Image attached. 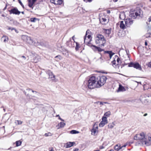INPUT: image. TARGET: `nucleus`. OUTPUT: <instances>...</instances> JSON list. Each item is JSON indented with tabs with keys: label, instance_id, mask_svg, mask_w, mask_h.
I'll return each mask as SVG.
<instances>
[{
	"label": "nucleus",
	"instance_id": "nucleus-56",
	"mask_svg": "<svg viewBox=\"0 0 151 151\" xmlns=\"http://www.w3.org/2000/svg\"><path fill=\"white\" fill-rule=\"evenodd\" d=\"M50 151H54V150H53V149L52 148H51L50 149Z\"/></svg>",
	"mask_w": 151,
	"mask_h": 151
},
{
	"label": "nucleus",
	"instance_id": "nucleus-3",
	"mask_svg": "<svg viewBox=\"0 0 151 151\" xmlns=\"http://www.w3.org/2000/svg\"><path fill=\"white\" fill-rule=\"evenodd\" d=\"M96 77L93 76L90 77L88 81V86L90 89L98 88Z\"/></svg>",
	"mask_w": 151,
	"mask_h": 151
},
{
	"label": "nucleus",
	"instance_id": "nucleus-31",
	"mask_svg": "<svg viewBox=\"0 0 151 151\" xmlns=\"http://www.w3.org/2000/svg\"><path fill=\"white\" fill-rule=\"evenodd\" d=\"M79 133L78 131H77L76 130H72L70 132V133L71 134H78Z\"/></svg>",
	"mask_w": 151,
	"mask_h": 151
},
{
	"label": "nucleus",
	"instance_id": "nucleus-35",
	"mask_svg": "<svg viewBox=\"0 0 151 151\" xmlns=\"http://www.w3.org/2000/svg\"><path fill=\"white\" fill-rule=\"evenodd\" d=\"M106 124H105L104 122H103L102 121H101L100 123L99 126L100 127H102Z\"/></svg>",
	"mask_w": 151,
	"mask_h": 151
},
{
	"label": "nucleus",
	"instance_id": "nucleus-10",
	"mask_svg": "<svg viewBox=\"0 0 151 151\" xmlns=\"http://www.w3.org/2000/svg\"><path fill=\"white\" fill-rule=\"evenodd\" d=\"M125 22L126 26L127 27H129L133 23V20L132 19H127L125 20Z\"/></svg>",
	"mask_w": 151,
	"mask_h": 151
},
{
	"label": "nucleus",
	"instance_id": "nucleus-9",
	"mask_svg": "<svg viewBox=\"0 0 151 151\" xmlns=\"http://www.w3.org/2000/svg\"><path fill=\"white\" fill-rule=\"evenodd\" d=\"M91 47H92V48L95 52L98 51L100 52L104 51V50L102 48H101V47L100 46V47H99L94 45H92L91 46Z\"/></svg>",
	"mask_w": 151,
	"mask_h": 151
},
{
	"label": "nucleus",
	"instance_id": "nucleus-59",
	"mask_svg": "<svg viewBox=\"0 0 151 151\" xmlns=\"http://www.w3.org/2000/svg\"><path fill=\"white\" fill-rule=\"evenodd\" d=\"M74 36H73V37H72V39H73V41H74Z\"/></svg>",
	"mask_w": 151,
	"mask_h": 151
},
{
	"label": "nucleus",
	"instance_id": "nucleus-60",
	"mask_svg": "<svg viewBox=\"0 0 151 151\" xmlns=\"http://www.w3.org/2000/svg\"><path fill=\"white\" fill-rule=\"evenodd\" d=\"M59 116H59V115H56V117H59Z\"/></svg>",
	"mask_w": 151,
	"mask_h": 151
},
{
	"label": "nucleus",
	"instance_id": "nucleus-55",
	"mask_svg": "<svg viewBox=\"0 0 151 151\" xmlns=\"http://www.w3.org/2000/svg\"><path fill=\"white\" fill-rule=\"evenodd\" d=\"M127 145H124L123 146H121V147H122V148L123 147H125Z\"/></svg>",
	"mask_w": 151,
	"mask_h": 151
},
{
	"label": "nucleus",
	"instance_id": "nucleus-39",
	"mask_svg": "<svg viewBox=\"0 0 151 151\" xmlns=\"http://www.w3.org/2000/svg\"><path fill=\"white\" fill-rule=\"evenodd\" d=\"M116 60L114 59L113 61L111 62L112 64V65L114 67V65L115 66L116 65Z\"/></svg>",
	"mask_w": 151,
	"mask_h": 151
},
{
	"label": "nucleus",
	"instance_id": "nucleus-61",
	"mask_svg": "<svg viewBox=\"0 0 151 151\" xmlns=\"http://www.w3.org/2000/svg\"><path fill=\"white\" fill-rule=\"evenodd\" d=\"M118 0H113V1L114 2H116Z\"/></svg>",
	"mask_w": 151,
	"mask_h": 151
},
{
	"label": "nucleus",
	"instance_id": "nucleus-19",
	"mask_svg": "<svg viewBox=\"0 0 151 151\" xmlns=\"http://www.w3.org/2000/svg\"><path fill=\"white\" fill-rule=\"evenodd\" d=\"M126 91V89L124 87L122 86L121 85H119V86L118 88V92L119 91Z\"/></svg>",
	"mask_w": 151,
	"mask_h": 151
},
{
	"label": "nucleus",
	"instance_id": "nucleus-42",
	"mask_svg": "<svg viewBox=\"0 0 151 151\" xmlns=\"http://www.w3.org/2000/svg\"><path fill=\"white\" fill-rule=\"evenodd\" d=\"M18 1H19V3L20 4V5L22 6V7L24 8V5H23V4H22V2L21 1H20V0H18Z\"/></svg>",
	"mask_w": 151,
	"mask_h": 151
},
{
	"label": "nucleus",
	"instance_id": "nucleus-22",
	"mask_svg": "<svg viewBox=\"0 0 151 151\" xmlns=\"http://www.w3.org/2000/svg\"><path fill=\"white\" fill-rule=\"evenodd\" d=\"M126 25H125L124 21H121L120 22V27L122 29H125L126 28Z\"/></svg>",
	"mask_w": 151,
	"mask_h": 151
},
{
	"label": "nucleus",
	"instance_id": "nucleus-36",
	"mask_svg": "<svg viewBox=\"0 0 151 151\" xmlns=\"http://www.w3.org/2000/svg\"><path fill=\"white\" fill-rule=\"evenodd\" d=\"M60 128H62L64 127L65 124L63 122H60Z\"/></svg>",
	"mask_w": 151,
	"mask_h": 151
},
{
	"label": "nucleus",
	"instance_id": "nucleus-47",
	"mask_svg": "<svg viewBox=\"0 0 151 151\" xmlns=\"http://www.w3.org/2000/svg\"><path fill=\"white\" fill-rule=\"evenodd\" d=\"M92 0H83V1L86 2H91L92 1Z\"/></svg>",
	"mask_w": 151,
	"mask_h": 151
},
{
	"label": "nucleus",
	"instance_id": "nucleus-11",
	"mask_svg": "<svg viewBox=\"0 0 151 151\" xmlns=\"http://www.w3.org/2000/svg\"><path fill=\"white\" fill-rule=\"evenodd\" d=\"M46 73L49 76V78H50L52 80L54 81L55 79V76L54 75L53 73L50 70H47L46 71Z\"/></svg>",
	"mask_w": 151,
	"mask_h": 151
},
{
	"label": "nucleus",
	"instance_id": "nucleus-49",
	"mask_svg": "<svg viewBox=\"0 0 151 151\" xmlns=\"http://www.w3.org/2000/svg\"><path fill=\"white\" fill-rule=\"evenodd\" d=\"M148 67L151 68V62H150L148 63Z\"/></svg>",
	"mask_w": 151,
	"mask_h": 151
},
{
	"label": "nucleus",
	"instance_id": "nucleus-25",
	"mask_svg": "<svg viewBox=\"0 0 151 151\" xmlns=\"http://www.w3.org/2000/svg\"><path fill=\"white\" fill-rule=\"evenodd\" d=\"M119 18L121 19H125V14L124 13H121L119 15Z\"/></svg>",
	"mask_w": 151,
	"mask_h": 151
},
{
	"label": "nucleus",
	"instance_id": "nucleus-51",
	"mask_svg": "<svg viewBox=\"0 0 151 151\" xmlns=\"http://www.w3.org/2000/svg\"><path fill=\"white\" fill-rule=\"evenodd\" d=\"M21 58H23L24 60H25L26 59V57L24 56H22L21 57Z\"/></svg>",
	"mask_w": 151,
	"mask_h": 151
},
{
	"label": "nucleus",
	"instance_id": "nucleus-64",
	"mask_svg": "<svg viewBox=\"0 0 151 151\" xmlns=\"http://www.w3.org/2000/svg\"><path fill=\"white\" fill-rule=\"evenodd\" d=\"M109 151H114V150H111Z\"/></svg>",
	"mask_w": 151,
	"mask_h": 151
},
{
	"label": "nucleus",
	"instance_id": "nucleus-15",
	"mask_svg": "<svg viewBox=\"0 0 151 151\" xmlns=\"http://www.w3.org/2000/svg\"><path fill=\"white\" fill-rule=\"evenodd\" d=\"M50 2L55 5H60L62 3L61 0H50Z\"/></svg>",
	"mask_w": 151,
	"mask_h": 151
},
{
	"label": "nucleus",
	"instance_id": "nucleus-45",
	"mask_svg": "<svg viewBox=\"0 0 151 151\" xmlns=\"http://www.w3.org/2000/svg\"><path fill=\"white\" fill-rule=\"evenodd\" d=\"M98 60L99 61L100 63H102L103 61L101 57Z\"/></svg>",
	"mask_w": 151,
	"mask_h": 151
},
{
	"label": "nucleus",
	"instance_id": "nucleus-29",
	"mask_svg": "<svg viewBox=\"0 0 151 151\" xmlns=\"http://www.w3.org/2000/svg\"><path fill=\"white\" fill-rule=\"evenodd\" d=\"M111 29H105L104 30V32L108 35H109V34L111 33Z\"/></svg>",
	"mask_w": 151,
	"mask_h": 151
},
{
	"label": "nucleus",
	"instance_id": "nucleus-58",
	"mask_svg": "<svg viewBox=\"0 0 151 151\" xmlns=\"http://www.w3.org/2000/svg\"><path fill=\"white\" fill-rule=\"evenodd\" d=\"M147 115V113H145L144 115V116H146Z\"/></svg>",
	"mask_w": 151,
	"mask_h": 151
},
{
	"label": "nucleus",
	"instance_id": "nucleus-1",
	"mask_svg": "<svg viewBox=\"0 0 151 151\" xmlns=\"http://www.w3.org/2000/svg\"><path fill=\"white\" fill-rule=\"evenodd\" d=\"M148 135H147L145 133L142 132L139 134L136 135L134 137V140H138L139 141L136 143V145H144L146 139L147 138Z\"/></svg>",
	"mask_w": 151,
	"mask_h": 151
},
{
	"label": "nucleus",
	"instance_id": "nucleus-33",
	"mask_svg": "<svg viewBox=\"0 0 151 151\" xmlns=\"http://www.w3.org/2000/svg\"><path fill=\"white\" fill-rule=\"evenodd\" d=\"M114 60H116V61L118 64L119 63L120 59L117 55L115 56Z\"/></svg>",
	"mask_w": 151,
	"mask_h": 151
},
{
	"label": "nucleus",
	"instance_id": "nucleus-44",
	"mask_svg": "<svg viewBox=\"0 0 151 151\" xmlns=\"http://www.w3.org/2000/svg\"><path fill=\"white\" fill-rule=\"evenodd\" d=\"M104 104H108V103L103 102H99V104L100 105H103Z\"/></svg>",
	"mask_w": 151,
	"mask_h": 151
},
{
	"label": "nucleus",
	"instance_id": "nucleus-23",
	"mask_svg": "<svg viewBox=\"0 0 151 151\" xmlns=\"http://www.w3.org/2000/svg\"><path fill=\"white\" fill-rule=\"evenodd\" d=\"M100 22L103 24H105L107 23V20L104 18H100Z\"/></svg>",
	"mask_w": 151,
	"mask_h": 151
},
{
	"label": "nucleus",
	"instance_id": "nucleus-41",
	"mask_svg": "<svg viewBox=\"0 0 151 151\" xmlns=\"http://www.w3.org/2000/svg\"><path fill=\"white\" fill-rule=\"evenodd\" d=\"M16 122H17L18 124H21L22 123V122L19 120H17Z\"/></svg>",
	"mask_w": 151,
	"mask_h": 151
},
{
	"label": "nucleus",
	"instance_id": "nucleus-12",
	"mask_svg": "<svg viewBox=\"0 0 151 151\" xmlns=\"http://www.w3.org/2000/svg\"><path fill=\"white\" fill-rule=\"evenodd\" d=\"M104 53L106 55V56H109L110 59H111L112 56L114 54V53L111 51H104Z\"/></svg>",
	"mask_w": 151,
	"mask_h": 151
},
{
	"label": "nucleus",
	"instance_id": "nucleus-27",
	"mask_svg": "<svg viewBox=\"0 0 151 151\" xmlns=\"http://www.w3.org/2000/svg\"><path fill=\"white\" fill-rule=\"evenodd\" d=\"M102 121L104 122L105 124H107L108 123L107 118L106 117L103 116L102 118Z\"/></svg>",
	"mask_w": 151,
	"mask_h": 151
},
{
	"label": "nucleus",
	"instance_id": "nucleus-8",
	"mask_svg": "<svg viewBox=\"0 0 151 151\" xmlns=\"http://www.w3.org/2000/svg\"><path fill=\"white\" fill-rule=\"evenodd\" d=\"M91 134L92 135H95L98 132V127L97 124L96 123L94 124L93 129L91 130Z\"/></svg>",
	"mask_w": 151,
	"mask_h": 151
},
{
	"label": "nucleus",
	"instance_id": "nucleus-48",
	"mask_svg": "<svg viewBox=\"0 0 151 151\" xmlns=\"http://www.w3.org/2000/svg\"><path fill=\"white\" fill-rule=\"evenodd\" d=\"M29 91L31 90V91H32V92L35 93L37 94V92H36V91H33V90H31V89H29Z\"/></svg>",
	"mask_w": 151,
	"mask_h": 151
},
{
	"label": "nucleus",
	"instance_id": "nucleus-30",
	"mask_svg": "<svg viewBox=\"0 0 151 151\" xmlns=\"http://www.w3.org/2000/svg\"><path fill=\"white\" fill-rule=\"evenodd\" d=\"M114 122H113L112 123H109L108 125V127L109 128L112 129L114 127Z\"/></svg>",
	"mask_w": 151,
	"mask_h": 151
},
{
	"label": "nucleus",
	"instance_id": "nucleus-13",
	"mask_svg": "<svg viewBox=\"0 0 151 151\" xmlns=\"http://www.w3.org/2000/svg\"><path fill=\"white\" fill-rule=\"evenodd\" d=\"M28 1V5L30 8L33 9V6L35 3L36 1L37 0H27Z\"/></svg>",
	"mask_w": 151,
	"mask_h": 151
},
{
	"label": "nucleus",
	"instance_id": "nucleus-53",
	"mask_svg": "<svg viewBox=\"0 0 151 151\" xmlns=\"http://www.w3.org/2000/svg\"><path fill=\"white\" fill-rule=\"evenodd\" d=\"M58 119L60 120L61 121H64V120L63 119H61L60 116H59V117L58 118Z\"/></svg>",
	"mask_w": 151,
	"mask_h": 151
},
{
	"label": "nucleus",
	"instance_id": "nucleus-16",
	"mask_svg": "<svg viewBox=\"0 0 151 151\" xmlns=\"http://www.w3.org/2000/svg\"><path fill=\"white\" fill-rule=\"evenodd\" d=\"M145 143V145L147 146H149L151 145V137H150L148 136V137L145 142H144Z\"/></svg>",
	"mask_w": 151,
	"mask_h": 151
},
{
	"label": "nucleus",
	"instance_id": "nucleus-5",
	"mask_svg": "<svg viewBox=\"0 0 151 151\" xmlns=\"http://www.w3.org/2000/svg\"><path fill=\"white\" fill-rule=\"evenodd\" d=\"M141 14H142V12L141 10L139 9L137 11L134 10L132 13H131V17L133 19H135L137 16H140Z\"/></svg>",
	"mask_w": 151,
	"mask_h": 151
},
{
	"label": "nucleus",
	"instance_id": "nucleus-37",
	"mask_svg": "<svg viewBox=\"0 0 151 151\" xmlns=\"http://www.w3.org/2000/svg\"><path fill=\"white\" fill-rule=\"evenodd\" d=\"M52 135V134L50 132L46 133L45 134V137L51 136Z\"/></svg>",
	"mask_w": 151,
	"mask_h": 151
},
{
	"label": "nucleus",
	"instance_id": "nucleus-38",
	"mask_svg": "<svg viewBox=\"0 0 151 151\" xmlns=\"http://www.w3.org/2000/svg\"><path fill=\"white\" fill-rule=\"evenodd\" d=\"M76 46L75 49L76 50H78L79 48V44L77 42H76Z\"/></svg>",
	"mask_w": 151,
	"mask_h": 151
},
{
	"label": "nucleus",
	"instance_id": "nucleus-63",
	"mask_svg": "<svg viewBox=\"0 0 151 151\" xmlns=\"http://www.w3.org/2000/svg\"><path fill=\"white\" fill-rule=\"evenodd\" d=\"M21 13H22V14H24V12H21Z\"/></svg>",
	"mask_w": 151,
	"mask_h": 151
},
{
	"label": "nucleus",
	"instance_id": "nucleus-50",
	"mask_svg": "<svg viewBox=\"0 0 151 151\" xmlns=\"http://www.w3.org/2000/svg\"><path fill=\"white\" fill-rule=\"evenodd\" d=\"M148 21L149 22H151V16L149 18Z\"/></svg>",
	"mask_w": 151,
	"mask_h": 151
},
{
	"label": "nucleus",
	"instance_id": "nucleus-4",
	"mask_svg": "<svg viewBox=\"0 0 151 151\" xmlns=\"http://www.w3.org/2000/svg\"><path fill=\"white\" fill-rule=\"evenodd\" d=\"M98 88L103 86L106 83L107 78L105 76H100L96 77Z\"/></svg>",
	"mask_w": 151,
	"mask_h": 151
},
{
	"label": "nucleus",
	"instance_id": "nucleus-17",
	"mask_svg": "<svg viewBox=\"0 0 151 151\" xmlns=\"http://www.w3.org/2000/svg\"><path fill=\"white\" fill-rule=\"evenodd\" d=\"M26 42L30 44L35 45V42H34L33 40L31 39V38L30 37H28L27 40Z\"/></svg>",
	"mask_w": 151,
	"mask_h": 151
},
{
	"label": "nucleus",
	"instance_id": "nucleus-62",
	"mask_svg": "<svg viewBox=\"0 0 151 151\" xmlns=\"http://www.w3.org/2000/svg\"><path fill=\"white\" fill-rule=\"evenodd\" d=\"M145 101H146V104H147V102H148V101H147V100H145ZM145 103H146V102L145 101Z\"/></svg>",
	"mask_w": 151,
	"mask_h": 151
},
{
	"label": "nucleus",
	"instance_id": "nucleus-26",
	"mask_svg": "<svg viewBox=\"0 0 151 151\" xmlns=\"http://www.w3.org/2000/svg\"><path fill=\"white\" fill-rule=\"evenodd\" d=\"M29 37V36L27 35H23L22 36V38L23 40L25 42H27Z\"/></svg>",
	"mask_w": 151,
	"mask_h": 151
},
{
	"label": "nucleus",
	"instance_id": "nucleus-28",
	"mask_svg": "<svg viewBox=\"0 0 151 151\" xmlns=\"http://www.w3.org/2000/svg\"><path fill=\"white\" fill-rule=\"evenodd\" d=\"M111 114V112L109 111H108L104 114V116L106 117H109Z\"/></svg>",
	"mask_w": 151,
	"mask_h": 151
},
{
	"label": "nucleus",
	"instance_id": "nucleus-21",
	"mask_svg": "<svg viewBox=\"0 0 151 151\" xmlns=\"http://www.w3.org/2000/svg\"><path fill=\"white\" fill-rule=\"evenodd\" d=\"M74 143V142H68L66 143V147L67 148L70 147L72 146L73 145V144Z\"/></svg>",
	"mask_w": 151,
	"mask_h": 151
},
{
	"label": "nucleus",
	"instance_id": "nucleus-40",
	"mask_svg": "<svg viewBox=\"0 0 151 151\" xmlns=\"http://www.w3.org/2000/svg\"><path fill=\"white\" fill-rule=\"evenodd\" d=\"M55 58H58L59 60H61L62 58V57L60 55H58L56 56L55 57Z\"/></svg>",
	"mask_w": 151,
	"mask_h": 151
},
{
	"label": "nucleus",
	"instance_id": "nucleus-24",
	"mask_svg": "<svg viewBox=\"0 0 151 151\" xmlns=\"http://www.w3.org/2000/svg\"><path fill=\"white\" fill-rule=\"evenodd\" d=\"M114 149L115 150H116L117 151H118L119 150L122 149V147H121L120 145L117 144L114 147Z\"/></svg>",
	"mask_w": 151,
	"mask_h": 151
},
{
	"label": "nucleus",
	"instance_id": "nucleus-32",
	"mask_svg": "<svg viewBox=\"0 0 151 151\" xmlns=\"http://www.w3.org/2000/svg\"><path fill=\"white\" fill-rule=\"evenodd\" d=\"M37 20H39V19L36 18H32L30 19V21L32 22H35Z\"/></svg>",
	"mask_w": 151,
	"mask_h": 151
},
{
	"label": "nucleus",
	"instance_id": "nucleus-54",
	"mask_svg": "<svg viewBox=\"0 0 151 151\" xmlns=\"http://www.w3.org/2000/svg\"><path fill=\"white\" fill-rule=\"evenodd\" d=\"M79 150L78 149L76 148L73 151H78Z\"/></svg>",
	"mask_w": 151,
	"mask_h": 151
},
{
	"label": "nucleus",
	"instance_id": "nucleus-18",
	"mask_svg": "<svg viewBox=\"0 0 151 151\" xmlns=\"http://www.w3.org/2000/svg\"><path fill=\"white\" fill-rule=\"evenodd\" d=\"M1 40L4 42L5 43L7 42L9 40L8 37L7 36L4 35L1 38Z\"/></svg>",
	"mask_w": 151,
	"mask_h": 151
},
{
	"label": "nucleus",
	"instance_id": "nucleus-57",
	"mask_svg": "<svg viewBox=\"0 0 151 151\" xmlns=\"http://www.w3.org/2000/svg\"><path fill=\"white\" fill-rule=\"evenodd\" d=\"M147 42L146 41L145 42V45H146V46H147Z\"/></svg>",
	"mask_w": 151,
	"mask_h": 151
},
{
	"label": "nucleus",
	"instance_id": "nucleus-14",
	"mask_svg": "<svg viewBox=\"0 0 151 151\" xmlns=\"http://www.w3.org/2000/svg\"><path fill=\"white\" fill-rule=\"evenodd\" d=\"M10 14H15L19 15L20 12L16 8H14L11 9L10 11Z\"/></svg>",
	"mask_w": 151,
	"mask_h": 151
},
{
	"label": "nucleus",
	"instance_id": "nucleus-7",
	"mask_svg": "<svg viewBox=\"0 0 151 151\" xmlns=\"http://www.w3.org/2000/svg\"><path fill=\"white\" fill-rule=\"evenodd\" d=\"M128 66L129 67H133L137 69H141V66L138 63H134L131 62L129 64Z\"/></svg>",
	"mask_w": 151,
	"mask_h": 151
},
{
	"label": "nucleus",
	"instance_id": "nucleus-6",
	"mask_svg": "<svg viewBox=\"0 0 151 151\" xmlns=\"http://www.w3.org/2000/svg\"><path fill=\"white\" fill-rule=\"evenodd\" d=\"M90 31L89 30H87L86 33V34L84 37V42L89 43L91 41V35H90Z\"/></svg>",
	"mask_w": 151,
	"mask_h": 151
},
{
	"label": "nucleus",
	"instance_id": "nucleus-52",
	"mask_svg": "<svg viewBox=\"0 0 151 151\" xmlns=\"http://www.w3.org/2000/svg\"><path fill=\"white\" fill-rule=\"evenodd\" d=\"M146 86V85H144V90L146 89H148L149 88H145Z\"/></svg>",
	"mask_w": 151,
	"mask_h": 151
},
{
	"label": "nucleus",
	"instance_id": "nucleus-43",
	"mask_svg": "<svg viewBox=\"0 0 151 151\" xmlns=\"http://www.w3.org/2000/svg\"><path fill=\"white\" fill-rule=\"evenodd\" d=\"M9 30H14L16 32V30L14 28H12L11 27H9L8 29Z\"/></svg>",
	"mask_w": 151,
	"mask_h": 151
},
{
	"label": "nucleus",
	"instance_id": "nucleus-20",
	"mask_svg": "<svg viewBox=\"0 0 151 151\" xmlns=\"http://www.w3.org/2000/svg\"><path fill=\"white\" fill-rule=\"evenodd\" d=\"M40 57L38 55H36L34 58V62L35 63H37L40 60Z\"/></svg>",
	"mask_w": 151,
	"mask_h": 151
},
{
	"label": "nucleus",
	"instance_id": "nucleus-34",
	"mask_svg": "<svg viewBox=\"0 0 151 151\" xmlns=\"http://www.w3.org/2000/svg\"><path fill=\"white\" fill-rule=\"evenodd\" d=\"M21 143L22 142L20 140L17 141L16 142V146L17 147L21 145Z\"/></svg>",
	"mask_w": 151,
	"mask_h": 151
},
{
	"label": "nucleus",
	"instance_id": "nucleus-46",
	"mask_svg": "<svg viewBox=\"0 0 151 151\" xmlns=\"http://www.w3.org/2000/svg\"><path fill=\"white\" fill-rule=\"evenodd\" d=\"M63 54H65V55H68V52L67 51H65V52H63Z\"/></svg>",
	"mask_w": 151,
	"mask_h": 151
},
{
	"label": "nucleus",
	"instance_id": "nucleus-2",
	"mask_svg": "<svg viewBox=\"0 0 151 151\" xmlns=\"http://www.w3.org/2000/svg\"><path fill=\"white\" fill-rule=\"evenodd\" d=\"M95 42L101 47H103L106 43V41L104 36L102 35L98 34L95 39Z\"/></svg>",
	"mask_w": 151,
	"mask_h": 151
}]
</instances>
